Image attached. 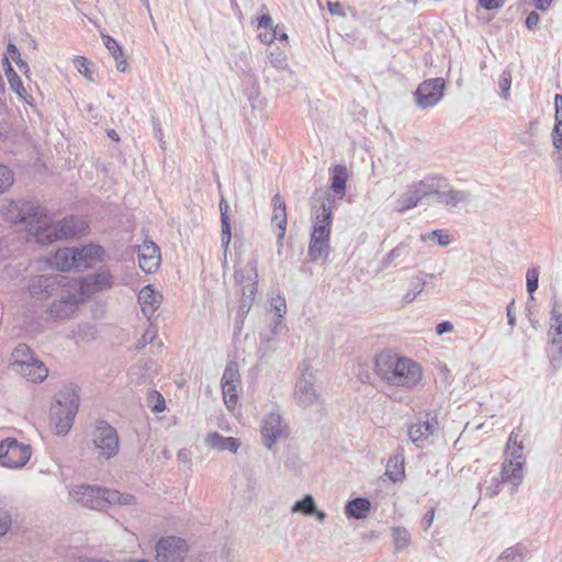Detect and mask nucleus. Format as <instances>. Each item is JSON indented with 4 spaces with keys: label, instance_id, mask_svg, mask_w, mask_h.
I'll use <instances>...</instances> for the list:
<instances>
[{
    "label": "nucleus",
    "instance_id": "nucleus-9",
    "mask_svg": "<svg viewBox=\"0 0 562 562\" xmlns=\"http://www.w3.org/2000/svg\"><path fill=\"white\" fill-rule=\"evenodd\" d=\"M321 396L316 375L308 368L302 370L295 384V400L303 407H310L317 403Z\"/></svg>",
    "mask_w": 562,
    "mask_h": 562
},
{
    "label": "nucleus",
    "instance_id": "nucleus-18",
    "mask_svg": "<svg viewBox=\"0 0 562 562\" xmlns=\"http://www.w3.org/2000/svg\"><path fill=\"white\" fill-rule=\"evenodd\" d=\"M525 436L521 426L513 429L504 448V459L526 464Z\"/></svg>",
    "mask_w": 562,
    "mask_h": 562
},
{
    "label": "nucleus",
    "instance_id": "nucleus-32",
    "mask_svg": "<svg viewBox=\"0 0 562 562\" xmlns=\"http://www.w3.org/2000/svg\"><path fill=\"white\" fill-rule=\"evenodd\" d=\"M258 29L263 31L259 33L258 37L263 44H271L278 37V25H273L272 18L269 14H262L257 19Z\"/></svg>",
    "mask_w": 562,
    "mask_h": 562
},
{
    "label": "nucleus",
    "instance_id": "nucleus-36",
    "mask_svg": "<svg viewBox=\"0 0 562 562\" xmlns=\"http://www.w3.org/2000/svg\"><path fill=\"white\" fill-rule=\"evenodd\" d=\"M469 194L464 191L459 190H452L449 189H441V192L437 195V202L445 204L447 206H458L460 203H464L468 201Z\"/></svg>",
    "mask_w": 562,
    "mask_h": 562
},
{
    "label": "nucleus",
    "instance_id": "nucleus-23",
    "mask_svg": "<svg viewBox=\"0 0 562 562\" xmlns=\"http://www.w3.org/2000/svg\"><path fill=\"white\" fill-rule=\"evenodd\" d=\"M272 205L273 214L271 217V224L276 225L279 229L278 241L281 246V240L285 235L288 224L285 202L280 194H276L272 199Z\"/></svg>",
    "mask_w": 562,
    "mask_h": 562
},
{
    "label": "nucleus",
    "instance_id": "nucleus-12",
    "mask_svg": "<svg viewBox=\"0 0 562 562\" xmlns=\"http://www.w3.org/2000/svg\"><path fill=\"white\" fill-rule=\"evenodd\" d=\"M66 278L65 276H36L30 279L27 290L35 297L46 299L55 294Z\"/></svg>",
    "mask_w": 562,
    "mask_h": 562
},
{
    "label": "nucleus",
    "instance_id": "nucleus-6",
    "mask_svg": "<svg viewBox=\"0 0 562 562\" xmlns=\"http://www.w3.org/2000/svg\"><path fill=\"white\" fill-rule=\"evenodd\" d=\"M91 441L93 450L99 457L111 459L115 457L120 449L119 436L110 424L99 420L91 431Z\"/></svg>",
    "mask_w": 562,
    "mask_h": 562
},
{
    "label": "nucleus",
    "instance_id": "nucleus-28",
    "mask_svg": "<svg viewBox=\"0 0 562 562\" xmlns=\"http://www.w3.org/2000/svg\"><path fill=\"white\" fill-rule=\"evenodd\" d=\"M72 247L59 248L50 260V266L59 271L76 270V257Z\"/></svg>",
    "mask_w": 562,
    "mask_h": 562
},
{
    "label": "nucleus",
    "instance_id": "nucleus-57",
    "mask_svg": "<svg viewBox=\"0 0 562 562\" xmlns=\"http://www.w3.org/2000/svg\"><path fill=\"white\" fill-rule=\"evenodd\" d=\"M539 21H540V16L537 12L532 11L530 12L528 15H527V19H526V26L529 29V30H535L537 29L538 24H539Z\"/></svg>",
    "mask_w": 562,
    "mask_h": 562
},
{
    "label": "nucleus",
    "instance_id": "nucleus-40",
    "mask_svg": "<svg viewBox=\"0 0 562 562\" xmlns=\"http://www.w3.org/2000/svg\"><path fill=\"white\" fill-rule=\"evenodd\" d=\"M425 284L426 282L423 279L418 277L412 278L409 280V288L403 295L402 302L405 304L413 302L423 292Z\"/></svg>",
    "mask_w": 562,
    "mask_h": 562
},
{
    "label": "nucleus",
    "instance_id": "nucleus-26",
    "mask_svg": "<svg viewBox=\"0 0 562 562\" xmlns=\"http://www.w3.org/2000/svg\"><path fill=\"white\" fill-rule=\"evenodd\" d=\"M291 513L314 516L321 522L326 519V513L317 508L316 502L311 494H306L302 499L296 501L291 507Z\"/></svg>",
    "mask_w": 562,
    "mask_h": 562
},
{
    "label": "nucleus",
    "instance_id": "nucleus-8",
    "mask_svg": "<svg viewBox=\"0 0 562 562\" xmlns=\"http://www.w3.org/2000/svg\"><path fill=\"white\" fill-rule=\"evenodd\" d=\"M72 286L79 290L85 300L91 297L98 292L111 289L113 285V277L106 269H100L85 278L71 279Z\"/></svg>",
    "mask_w": 562,
    "mask_h": 562
},
{
    "label": "nucleus",
    "instance_id": "nucleus-2",
    "mask_svg": "<svg viewBox=\"0 0 562 562\" xmlns=\"http://www.w3.org/2000/svg\"><path fill=\"white\" fill-rule=\"evenodd\" d=\"M69 497L74 503L95 510L103 509L108 505L131 506L135 504V497L131 494L88 484L72 485L69 488Z\"/></svg>",
    "mask_w": 562,
    "mask_h": 562
},
{
    "label": "nucleus",
    "instance_id": "nucleus-25",
    "mask_svg": "<svg viewBox=\"0 0 562 562\" xmlns=\"http://www.w3.org/2000/svg\"><path fill=\"white\" fill-rule=\"evenodd\" d=\"M58 225V238H72L83 234L88 225L87 223L74 216L66 217L57 222Z\"/></svg>",
    "mask_w": 562,
    "mask_h": 562
},
{
    "label": "nucleus",
    "instance_id": "nucleus-10",
    "mask_svg": "<svg viewBox=\"0 0 562 562\" xmlns=\"http://www.w3.org/2000/svg\"><path fill=\"white\" fill-rule=\"evenodd\" d=\"M240 389V374L238 366L231 362L226 366L222 376V394L224 403L229 411H234L238 404V391Z\"/></svg>",
    "mask_w": 562,
    "mask_h": 562
},
{
    "label": "nucleus",
    "instance_id": "nucleus-15",
    "mask_svg": "<svg viewBox=\"0 0 562 562\" xmlns=\"http://www.w3.org/2000/svg\"><path fill=\"white\" fill-rule=\"evenodd\" d=\"M76 252V270H85L103 261L105 251L97 244H88L81 247H72Z\"/></svg>",
    "mask_w": 562,
    "mask_h": 562
},
{
    "label": "nucleus",
    "instance_id": "nucleus-54",
    "mask_svg": "<svg viewBox=\"0 0 562 562\" xmlns=\"http://www.w3.org/2000/svg\"><path fill=\"white\" fill-rule=\"evenodd\" d=\"M552 143L557 149H562V123L554 124L552 131Z\"/></svg>",
    "mask_w": 562,
    "mask_h": 562
},
{
    "label": "nucleus",
    "instance_id": "nucleus-13",
    "mask_svg": "<svg viewBox=\"0 0 562 562\" xmlns=\"http://www.w3.org/2000/svg\"><path fill=\"white\" fill-rule=\"evenodd\" d=\"M286 426L279 414L271 413L265 417L261 424V436L263 445L268 449H271L276 442L286 437Z\"/></svg>",
    "mask_w": 562,
    "mask_h": 562
},
{
    "label": "nucleus",
    "instance_id": "nucleus-31",
    "mask_svg": "<svg viewBox=\"0 0 562 562\" xmlns=\"http://www.w3.org/2000/svg\"><path fill=\"white\" fill-rule=\"evenodd\" d=\"M422 200L419 193L417 192L415 186L409 184L404 192L398 194L395 200V210L397 212H405L417 206L418 202Z\"/></svg>",
    "mask_w": 562,
    "mask_h": 562
},
{
    "label": "nucleus",
    "instance_id": "nucleus-5",
    "mask_svg": "<svg viewBox=\"0 0 562 562\" xmlns=\"http://www.w3.org/2000/svg\"><path fill=\"white\" fill-rule=\"evenodd\" d=\"M54 295L57 299L48 307L49 315L55 319H65L74 315L86 300L79 290L72 286V280L66 278Z\"/></svg>",
    "mask_w": 562,
    "mask_h": 562
},
{
    "label": "nucleus",
    "instance_id": "nucleus-19",
    "mask_svg": "<svg viewBox=\"0 0 562 562\" xmlns=\"http://www.w3.org/2000/svg\"><path fill=\"white\" fill-rule=\"evenodd\" d=\"M438 428V420L435 416H427L426 420L411 425L408 436L417 447H423L427 439L435 434Z\"/></svg>",
    "mask_w": 562,
    "mask_h": 562
},
{
    "label": "nucleus",
    "instance_id": "nucleus-52",
    "mask_svg": "<svg viewBox=\"0 0 562 562\" xmlns=\"http://www.w3.org/2000/svg\"><path fill=\"white\" fill-rule=\"evenodd\" d=\"M157 337V329L149 325V327L145 330L142 338L137 341L136 348L143 349L146 345L153 342Z\"/></svg>",
    "mask_w": 562,
    "mask_h": 562
},
{
    "label": "nucleus",
    "instance_id": "nucleus-50",
    "mask_svg": "<svg viewBox=\"0 0 562 562\" xmlns=\"http://www.w3.org/2000/svg\"><path fill=\"white\" fill-rule=\"evenodd\" d=\"M7 76L10 82V86L14 92H16L20 97L25 92V89L23 88V83L19 76L13 71L11 67H9L7 71Z\"/></svg>",
    "mask_w": 562,
    "mask_h": 562
},
{
    "label": "nucleus",
    "instance_id": "nucleus-11",
    "mask_svg": "<svg viewBox=\"0 0 562 562\" xmlns=\"http://www.w3.org/2000/svg\"><path fill=\"white\" fill-rule=\"evenodd\" d=\"M445 90V81L441 78H434L424 81L417 88L415 93L417 105L420 108H430L437 104Z\"/></svg>",
    "mask_w": 562,
    "mask_h": 562
},
{
    "label": "nucleus",
    "instance_id": "nucleus-7",
    "mask_svg": "<svg viewBox=\"0 0 562 562\" xmlns=\"http://www.w3.org/2000/svg\"><path fill=\"white\" fill-rule=\"evenodd\" d=\"M32 456V447L15 438H5L0 442V465L8 469H22Z\"/></svg>",
    "mask_w": 562,
    "mask_h": 562
},
{
    "label": "nucleus",
    "instance_id": "nucleus-27",
    "mask_svg": "<svg viewBox=\"0 0 562 562\" xmlns=\"http://www.w3.org/2000/svg\"><path fill=\"white\" fill-rule=\"evenodd\" d=\"M101 37L109 54L113 57L115 61L116 70L120 72H126L128 69V64L124 56L122 46L112 36L108 34L102 33Z\"/></svg>",
    "mask_w": 562,
    "mask_h": 562
},
{
    "label": "nucleus",
    "instance_id": "nucleus-37",
    "mask_svg": "<svg viewBox=\"0 0 562 562\" xmlns=\"http://www.w3.org/2000/svg\"><path fill=\"white\" fill-rule=\"evenodd\" d=\"M404 458L402 454H395L390 458L386 464L385 475L393 482L402 481L404 477Z\"/></svg>",
    "mask_w": 562,
    "mask_h": 562
},
{
    "label": "nucleus",
    "instance_id": "nucleus-64",
    "mask_svg": "<svg viewBox=\"0 0 562 562\" xmlns=\"http://www.w3.org/2000/svg\"><path fill=\"white\" fill-rule=\"evenodd\" d=\"M554 108H555V110L557 109H562V95L561 94H555V97H554Z\"/></svg>",
    "mask_w": 562,
    "mask_h": 562
},
{
    "label": "nucleus",
    "instance_id": "nucleus-30",
    "mask_svg": "<svg viewBox=\"0 0 562 562\" xmlns=\"http://www.w3.org/2000/svg\"><path fill=\"white\" fill-rule=\"evenodd\" d=\"M270 306L277 316V319L271 325V331L273 334H279L285 327L283 318L288 312V306L284 296L280 294L272 296L270 300Z\"/></svg>",
    "mask_w": 562,
    "mask_h": 562
},
{
    "label": "nucleus",
    "instance_id": "nucleus-60",
    "mask_svg": "<svg viewBox=\"0 0 562 562\" xmlns=\"http://www.w3.org/2000/svg\"><path fill=\"white\" fill-rule=\"evenodd\" d=\"M406 247V245L404 243H401L398 246H396L395 248H393L389 255H387V259L389 260H394L395 258L400 257L401 256V252L402 250Z\"/></svg>",
    "mask_w": 562,
    "mask_h": 562
},
{
    "label": "nucleus",
    "instance_id": "nucleus-29",
    "mask_svg": "<svg viewBox=\"0 0 562 562\" xmlns=\"http://www.w3.org/2000/svg\"><path fill=\"white\" fill-rule=\"evenodd\" d=\"M18 374L33 383L43 382L48 375V369L40 359L34 360L26 367L19 369Z\"/></svg>",
    "mask_w": 562,
    "mask_h": 562
},
{
    "label": "nucleus",
    "instance_id": "nucleus-16",
    "mask_svg": "<svg viewBox=\"0 0 562 562\" xmlns=\"http://www.w3.org/2000/svg\"><path fill=\"white\" fill-rule=\"evenodd\" d=\"M161 262L159 247L151 240H144L138 246V263L139 268L146 273L155 272Z\"/></svg>",
    "mask_w": 562,
    "mask_h": 562
},
{
    "label": "nucleus",
    "instance_id": "nucleus-48",
    "mask_svg": "<svg viewBox=\"0 0 562 562\" xmlns=\"http://www.w3.org/2000/svg\"><path fill=\"white\" fill-rule=\"evenodd\" d=\"M13 184V172L0 165V193L7 191Z\"/></svg>",
    "mask_w": 562,
    "mask_h": 562
},
{
    "label": "nucleus",
    "instance_id": "nucleus-35",
    "mask_svg": "<svg viewBox=\"0 0 562 562\" xmlns=\"http://www.w3.org/2000/svg\"><path fill=\"white\" fill-rule=\"evenodd\" d=\"M371 509V503L363 497L355 498L347 503L345 514L350 518L364 519Z\"/></svg>",
    "mask_w": 562,
    "mask_h": 562
},
{
    "label": "nucleus",
    "instance_id": "nucleus-46",
    "mask_svg": "<svg viewBox=\"0 0 562 562\" xmlns=\"http://www.w3.org/2000/svg\"><path fill=\"white\" fill-rule=\"evenodd\" d=\"M148 405L150 406L154 413L164 412L166 408L165 398L157 391H154L148 395Z\"/></svg>",
    "mask_w": 562,
    "mask_h": 562
},
{
    "label": "nucleus",
    "instance_id": "nucleus-53",
    "mask_svg": "<svg viewBox=\"0 0 562 562\" xmlns=\"http://www.w3.org/2000/svg\"><path fill=\"white\" fill-rule=\"evenodd\" d=\"M7 54L8 57L11 58L21 70L27 69V64L21 59L20 52L14 44L8 45Z\"/></svg>",
    "mask_w": 562,
    "mask_h": 562
},
{
    "label": "nucleus",
    "instance_id": "nucleus-43",
    "mask_svg": "<svg viewBox=\"0 0 562 562\" xmlns=\"http://www.w3.org/2000/svg\"><path fill=\"white\" fill-rule=\"evenodd\" d=\"M327 202L329 200L327 199ZM321 212L316 214L314 226H324L327 229H330L331 225V205L326 202H322Z\"/></svg>",
    "mask_w": 562,
    "mask_h": 562
},
{
    "label": "nucleus",
    "instance_id": "nucleus-58",
    "mask_svg": "<svg viewBox=\"0 0 562 562\" xmlns=\"http://www.w3.org/2000/svg\"><path fill=\"white\" fill-rule=\"evenodd\" d=\"M453 329H454L453 324L448 321L441 322L436 326V333L439 336H441L446 333H451V331H453Z\"/></svg>",
    "mask_w": 562,
    "mask_h": 562
},
{
    "label": "nucleus",
    "instance_id": "nucleus-14",
    "mask_svg": "<svg viewBox=\"0 0 562 562\" xmlns=\"http://www.w3.org/2000/svg\"><path fill=\"white\" fill-rule=\"evenodd\" d=\"M187 551V543L176 537L162 538L156 546V558L159 562H176Z\"/></svg>",
    "mask_w": 562,
    "mask_h": 562
},
{
    "label": "nucleus",
    "instance_id": "nucleus-55",
    "mask_svg": "<svg viewBox=\"0 0 562 562\" xmlns=\"http://www.w3.org/2000/svg\"><path fill=\"white\" fill-rule=\"evenodd\" d=\"M479 3L486 10H495L502 8L505 0H479Z\"/></svg>",
    "mask_w": 562,
    "mask_h": 562
},
{
    "label": "nucleus",
    "instance_id": "nucleus-62",
    "mask_svg": "<svg viewBox=\"0 0 562 562\" xmlns=\"http://www.w3.org/2000/svg\"><path fill=\"white\" fill-rule=\"evenodd\" d=\"M512 305H513V303L507 307V318H508V324L513 327L515 325L516 317L512 312Z\"/></svg>",
    "mask_w": 562,
    "mask_h": 562
},
{
    "label": "nucleus",
    "instance_id": "nucleus-41",
    "mask_svg": "<svg viewBox=\"0 0 562 562\" xmlns=\"http://www.w3.org/2000/svg\"><path fill=\"white\" fill-rule=\"evenodd\" d=\"M346 180H347L346 168L342 166H337L335 168V173L333 177L331 189L339 196L345 195Z\"/></svg>",
    "mask_w": 562,
    "mask_h": 562
},
{
    "label": "nucleus",
    "instance_id": "nucleus-56",
    "mask_svg": "<svg viewBox=\"0 0 562 562\" xmlns=\"http://www.w3.org/2000/svg\"><path fill=\"white\" fill-rule=\"evenodd\" d=\"M11 526V518L7 513L0 512V536H3L8 532Z\"/></svg>",
    "mask_w": 562,
    "mask_h": 562
},
{
    "label": "nucleus",
    "instance_id": "nucleus-34",
    "mask_svg": "<svg viewBox=\"0 0 562 562\" xmlns=\"http://www.w3.org/2000/svg\"><path fill=\"white\" fill-rule=\"evenodd\" d=\"M220 211H221V222H222V245L225 249V252L228 249L232 239V231H231V218L229 212L231 206L226 199H222L220 202Z\"/></svg>",
    "mask_w": 562,
    "mask_h": 562
},
{
    "label": "nucleus",
    "instance_id": "nucleus-42",
    "mask_svg": "<svg viewBox=\"0 0 562 562\" xmlns=\"http://www.w3.org/2000/svg\"><path fill=\"white\" fill-rule=\"evenodd\" d=\"M423 241H436L441 247H447L451 244L452 238L450 234L445 229H436L420 236Z\"/></svg>",
    "mask_w": 562,
    "mask_h": 562
},
{
    "label": "nucleus",
    "instance_id": "nucleus-24",
    "mask_svg": "<svg viewBox=\"0 0 562 562\" xmlns=\"http://www.w3.org/2000/svg\"><path fill=\"white\" fill-rule=\"evenodd\" d=\"M524 463L504 459L501 469L502 482L509 483L514 488H516L524 480Z\"/></svg>",
    "mask_w": 562,
    "mask_h": 562
},
{
    "label": "nucleus",
    "instance_id": "nucleus-4",
    "mask_svg": "<svg viewBox=\"0 0 562 562\" xmlns=\"http://www.w3.org/2000/svg\"><path fill=\"white\" fill-rule=\"evenodd\" d=\"M19 222L27 226L37 243L46 244L59 239L57 222H52L41 206L25 204L20 211Z\"/></svg>",
    "mask_w": 562,
    "mask_h": 562
},
{
    "label": "nucleus",
    "instance_id": "nucleus-22",
    "mask_svg": "<svg viewBox=\"0 0 562 562\" xmlns=\"http://www.w3.org/2000/svg\"><path fill=\"white\" fill-rule=\"evenodd\" d=\"M420 198H425L428 195H438L441 192V189L448 188V181L436 175H430L425 177L424 179L413 182Z\"/></svg>",
    "mask_w": 562,
    "mask_h": 562
},
{
    "label": "nucleus",
    "instance_id": "nucleus-38",
    "mask_svg": "<svg viewBox=\"0 0 562 562\" xmlns=\"http://www.w3.org/2000/svg\"><path fill=\"white\" fill-rule=\"evenodd\" d=\"M391 537L395 547V551L397 552L406 549L411 543V533L404 527H392Z\"/></svg>",
    "mask_w": 562,
    "mask_h": 562
},
{
    "label": "nucleus",
    "instance_id": "nucleus-21",
    "mask_svg": "<svg viewBox=\"0 0 562 562\" xmlns=\"http://www.w3.org/2000/svg\"><path fill=\"white\" fill-rule=\"evenodd\" d=\"M204 443L210 449L216 451H229L232 453H237L238 449L241 446L239 439L234 437H224L216 431L209 432L204 437Z\"/></svg>",
    "mask_w": 562,
    "mask_h": 562
},
{
    "label": "nucleus",
    "instance_id": "nucleus-51",
    "mask_svg": "<svg viewBox=\"0 0 562 562\" xmlns=\"http://www.w3.org/2000/svg\"><path fill=\"white\" fill-rule=\"evenodd\" d=\"M512 85V72L509 70H504L499 78V89L503 99L507 100L509 98Z\"/></svg>",
    "mask_w": 562,
    "mask_h": 562
},
{
    "label": "nucleus",
    "instance_id": "nucleus-63",
    "mask_svg": "<svg viewBox=\"0 0 562 562\" xmlns=\"http://www.w3.org/2000/svg\"><path fill=\"white\" fill-rule=\"evenodd\" d=\"M551 2L552 0H538L537 8L542 11H546Z\"/></svg>",
    "mask_w": 562,
    "mask_h": 562
},
{
    "label": "nucleus",
    "instance_id": "nucleus-44",
    "mask_svg": "<svg viewBox=\"0 0 562 562\" xmlns=\"http://www.w3.org/2000/svg\"><path fill=\"white\" fill-rule=\"evenodd\" d=\"M268 59L271 66L277 69L284 70L289 67L286 54L279 48L272 49L268 55Z\"/></svg>",
    "mask_w": 562,
    "mask_h": 562
},
{
    "label": "nucleus",
    "instance_id": "nucleus-1",
    "mask_svg": "<svg viewBox=\"0 0 562 562\" xmlns=\"http://www.w3.org/2000/svg\"><path fill=\"white\" fill-rule=\"evenodd\" d=\"M376 374L387 385L413 389L423 379L424 370L415 360L382 352L375 358Z\"/></svg>",
    "mask_w": 562,
    "mask_h": 562
},
{
    "label": "nucleus",
    "instance_id": "nucleus-3",
    "mask_svg": "<svg viewBox=\"0 0 562 562\" xmlns=\"http://www.w3.org/2000/svg\"><path fill=\"white\" fill-rule=\"evenodd\" d=\"M78 408L79 396L75 387L64 386L56 393L49 411L50 426L56 435H66L70 430Z\"/></svg>",
    "mask_w": 562,
    "mask_h": 562
},
{
    "label": "nucleus",
    "instance_id": "nucleus-45",
    "mask_svg": "<svg viewBox=\"0 0 562 562\" xmlns=\"http://www.w3.org/2000/svg\"><path fill=\"white\" fill-rule=\"evenodd\" d=\"M524 557V548L520 544L505 549L498 557L499 561H516Z\"/></svg>",
    "mask_w": 562,
    "mask_h": 562
},
{
    "label": "nucleus",
    "instance_id": "nucleus-17",
    "mask_svg": "<svg viewBox=\"0 0 562 562\" xmlns=\"http://www.w3.org/2000/svg\"><path fill=\"white\" fill-rule=\"evenodd\" d=\"M329 237L330 229L324 226H313L308 246V258L311 261H316L329 251Z\"/></svg>",
    "mask_w": 562,
    "mask_h": 562
},
{
    "label": "nucleus",
    "instance_id": "nucleus-39",
    "mask_svg": "<svg viewBox=\"0 0 562 562\" xmlns=\"http://www.w3.org/2000/svg\"><path fill=\"white\" fill-rule=\"evenodd\" d=\"M552 337L551 344L558 347L559 353H562V316L557 314L555 307L552 310Z\"/></svg>",
    "mask_w": 562,
    "mask_h": 562
},
{
    "label": "nucleus",
    "instance_id": "nucleus-59",
    "mask_svg": "<svg viewBox=\"0 0 562 562\" xmlns=\"http://www.w3.org/2000/svg\"><path fill=\"white\" fill-rule=\"evenodd\" d=\"M328 10L333 15H345L342 5L339 2H328L327 3Z\"/></svg>",
    "mask_w": 562,
    "mask_h": 562
},
{
    "label": "nucleus",
    "instance_id": "nucleus-47",
    "mask_svg": "<svg viewBox=\"0 0 562 562\" xmlns=\"http://www.w3.org/2000/svg\"><path fill=\"white\" fill-rule=\"evenodd\" d=\"M74 64L77 68V70L89 81L93 80L92 71L90 69V63L87 58L82 56H78L75 58Z\"/></svg>",
    "mask_w": 562,
    "mask_h": 562
},
{
    "label": "nucleus",
    "instance_id": "nucleus-61",
    "mask_svg": "<svg viewBox=\"0 0 562 562\" xmlns=\"http://www.w3.org/2000/svg\"><path fill=\"white\" fill-rule=\"evenodd\" d=\"M435 519V512L434 509L429 510L425 517H424V521H425V530L429 529L432 521Z\"/></svg>",
    "mask_w": 562,
    "mask_h": 562
},
{
    "label": "nucleus",
    "instance_id": "nucleus-20",
    "mask_svg": "<svg viewBox=\"0 0 562 562\" xmlns=\"http://www.w3.org/2000/svg\"><path fill=\"white\" fill-rule=\"evenodd\" d=\"M161 302L162 295L150 284L144 286L138 293V303L147 318H150L155 314Z\"/></svg>",
    "mask_w": 562,
    "mask_h": 562
},
{
    "label": "nucleus",
    "instance_id": "nucleus-49",
    "mask_svg": "<svg viewBox=\"0 0 562 562\" xmlns=\"http://www.w3.org/2000/svg\"><path fill=\"white\" fill-rule=\"evenodd\" d=\"M539 269L530 268L526 273L527 291L532 294L538 289Z\"/></svg>",
    "mask_w": 562,
    "mask_h": 562
},
{
    "label": "nucleus",
    "instance_id": "nucleus-33",
    "mask_svg": "<svg viewBox=\"0 0 562 562\" xmlns=\"http://www.w3.org/2000/svg\"><path fill=\"white\" fill-rule=\"evenodd\" d=\"M37 358L33 356L31 349L26 345H19L12 352L11 356V368L18 373L19 369L29 366Z\"/></svg>",
    "mask_w": 562,
    "mask_h": 562
}]
</instances>
